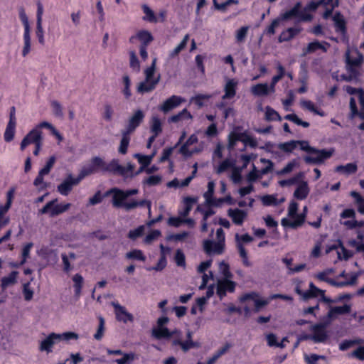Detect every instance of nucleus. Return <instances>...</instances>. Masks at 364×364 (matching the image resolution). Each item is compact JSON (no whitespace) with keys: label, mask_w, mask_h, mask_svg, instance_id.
<instances>
[{"label":"nucleus","mask_w":364,"mask_h":364,"mask_svg":"<svg viewBox=\"0 0 364 364\" xmlns=\"http://www.w3.org/2000/svg\"><path fill=\"white\" fill-rule=\"evenodd\" d=\"M156 58H154L151 65L144 70L145 78L136 86V92L141 95L152 92L159 84L161 75L154 76L156 67Z\"/></svg>","instance_id":"obj_1"},{"label":"nucleus","mask_w":364,"mask_h":364,"mask_svg":"<svg viewBox=\"0 0 364 364\" xmlns=\"http://www.w3.org/2000/svg\"><path fill=\"white\" fill-rule=\"evenodd\" d=\"M18 15L24 27L21 55L25 58L31 50V26L23 7H20L18 9Z\"/></svg>","instance_id":"obj_2"},{"label":"nucleus","mask_w":364,"mask_h":364,"mask_svg":"<svg viewBox=\"0 0 364 364\" xmlns=\"http://www.w3.org/2000/svg\"><path fill=\"white\" fill-rule=\"evenodd\" d=\"M330 324V321L325 318L321 322L311 324L309 331L312 336V341L316 343H325L329 337L326 328Z\"/></svg>","instance_id":"obj_3"},{"label":"nucleus","mask_w":364,"mask_h":364,"mask_svg":"<svg viewBox=\"0 0 364 364\" xmlns=\"http://www.w3.org/2000/svg\"><path fill=\"white\" fill-rule=\"evenodd\" d=\"M302 4L301 1L296 2L294 6L289 10L280 14L279 16L281 21H289L294 18H297L298 21H311L313 18V16L308 13H303L301 11Z\"/></svg>","instance_id":"obj_4"},{"label":"nucleus","mask_w":364,"mask_h":364,"mask_svg":"<svg viewBox=\"0 0 364 364\" xmlns=\"http://www.w3.org/2000/svg\"><path fill=\"white\" fill-rule=\"evenodd\" d=\"M58 198L48 202L46 205L39 210L40 214H48L50 217H55L66 212L71 206L70 203H58Z\"/></svg>","instance_id":"obj_5"},{"label":"nucleus","mask_w":364,"mask_h":364,"mask_svg":"<svg viewBox=\"0 0 364 364\" xmlns=\"http://www.w3.org/2000/svg\"><path fill=\"white\" fill-rule=\"evenodd\" d=\"M105 161L98 156L92 158L88 164L80 171L79 176L82 179L85 177L93 174L99 171H104Z\"/></svg>","instance_id":"obj_6"},{"label":"nucleus","mask_w":364,"mask_h":364,"mask_svg":"<svg viewBox=\"0 0 364 364\" xmlns=\"http://www.w3.org/2000/svg\"><path fill=\"white\" fill-rule=\"evenodd\" d=\"M134 169V165L127 163L126 166H123L119 164L118 160L113 159L109 164L105 162L104 171H108L112 173H118L121 176H127L129 172H132Z\"/></svg>","instance_id":"obj_7"},{"label":"nucleus","mask_w":364,"mask_h":364,"mask_svg":"<svg viewBox=\"0 0 364 364\" xmlns=\"http://www.w3.org/2000/svg\"><path fill=\"white\" fill-rule=\"evenodd\" d=\"M310 153L314 155L305 156L304 158V161L306 164H322L325 159L330 158L333 154V150H320L314 148Z\"/></svg>","instance_id":"obj_8"},{"label":"nucleus","mask_w":364,"mask_h":364,"mask_svg":"<svg viewBox=\"0 0 364 364\" xmlns=\"http://www.w3.org/2000/svg\"><path fill=\"white\" fill-rule=\"evenodd\" d=\"M145 117V113L143 110L139 109L134 110L129 116L127 120V124L124 131L132 134L136 129L142 123Z\"/></svg>","instance_id":"obj_9"},{"label":"nucleus","mask_w":364,"mask_h":364,"mask_svg":"<svg viewBox=\"0 0 364 364\" xmlns=\"http://www.w3.org/2000/svg\"><path fill=\"white\" fill-rule=\"evenodd\" d=\"M82 180L80 176L74 178L72 174L67 175L61 183L57 186L58 191L63 196H68L73 190V186H77Z\"/></svg>","instance_id":"obj_10"},{"label":"nucleus","mask_w":364,"mask_h":364,"mask_svg":"<svg viewBox=\"0 0 364 364\" xmlns=\"http://www.w3.org/2000/svg\"><path fill=\"white\" fill-rule=\"evenodd\" d=\"M109 194H112V203L114 207L122 208L127 211L126 205L129 204L130 201H125L127 196L124 193V191L113 188L107 193V195Z\"/></svg>","instance_id":"obj_11"},{"label":"nucleus","mask_w":364,"mask_h":364,"mask_svg":"<svg viewBox=\"0 0 364 364\" xmlns=\"http://www.w3.org/2000/svg\"><path fill=\"white\" fill-rule=\"evenodd\" d=\"M236 282L227 279H220L217 282L216 293L222 299L226 296L227 292L233 293L235 290Z\"/></svg>","instance_id":"obj_12"},{"label":"nucleus","mask_w":364,"mask_h":364,"mask_svg":"<svg viewBox=\"0 0 364 364\" xmlns=\"http://www.w3.org/2000/svg\"><path fill=\"white\" fill-rule=\"evenodd\" d=\"M42 134V131L39 130L38 128L31 129L22 139L20 144L21 150L23 151L26 146L31 144H36L38 141H43Z\"/></svg>","instance_id":"obj_13"},{"label":"nucleus","mask_w":364,"mask_h":364,"mask_svg":"<svg viewBox=\"0 0 364 364\" xmlns=\"http://www.w3.org/2000/svg\"><path fill=\"white\" fill-rule=\"evenodd\" d=\"M364 63L363 55L357 49L350 50L348 49L345 53V63L346 65H352L354 66L361 67Z\"/></svg>","instance_id":"obj_14"},{"label":"nucleus","mask_w":364,"mask_h":364,"mask_svg":"<svg viewBox=\"0 0 364 364\" xmlns=\"http://www.w3.org/2000/svg\"><path fill=\"white\" fill-rule=\"evenodd\" d=\"M203 250L208 255H221L225 250V244L218 241L214 242L210 240L203 241Z\"/></svg>","instance_id":"obj_15"},{"label":"nucleus","mask_w":364,"mask_h":364,"mask_svg":"<svg viewBox=\"0 0 364 364\" xmlns=\"http://www.w3.org/2000/svg\"><path fill=\"white\" fill-rule=\"evenodd\" d=\"M111 304L114 309V314L117 321L124 323L127 321L132 322L134 321L133 315L129 313L124 306L114 301L112 302Z\"/></svg>","instance_id":"obj_16"},{"label":"nucleus","mask_w":364,"mask_h":364,"mask_svg":"<svg viewBox=\"0 0 364 364\" xmlns=\"http://www.w3.org/2000/svg\"><path fill=\"white\" fill-rule=\"evenodd\" d=\"M185 100L180 96L172 95L167 100H166L163 104H161L159 107V109L164 112L167 113L172 109L178 107L181 103L184 102Z\"/></svg>","instance_id":"obj_17"},{"label":"nucleus","mask_w":364,"mask_h":364,"mask_svg":"<svg viewBox=\"0 0 364 364\" xmlns=\"http://www.w3.org/2000/svg\"><path fill=\"white\" fill-rule=\"evenodd\" d=\"M136 40L141 42L140 46H147L151 42L153 41L154 37L151 32L147 30H140L136 33L135 35L131 36L129 41L131 43H134Z\"/></svg>","instance_id":"obj_18"},{"label":"nucleus","mask_w":364,"mask_h":364,"mask_svg":"<svg viewBox=\"0 0 364 364\" xmlns=\"http://www.w3.org/2000/svg\"><path fill=\"white\" fill-rule=\"evenodd\" d=\"M351 308L349 304H344L342 306H330L329 311L324 318L331 323L338 315L348 314Z\"/></svg>","instance_id":"obj_19"},{"label":"nucleus","mask_w":364,"mask_h":364,"mask_svg":"<svg viewBox=\"0 0 364 364\" xmlns=\"http://www.w3.org/2000/svg\"><path fill=\"white\" fill-rule=\"evenodd\" d=\"M307 213V207H304L303 213L296 215V219L294 221H291L287 218H283L281 221V224L284 228L289 227L293 229L302 225L304 223Z\"/></svg>","instance_id":"obj_20"},{"label":"nucleus","mask_w":364,"mask_h":364,"mask_svg":"<svg viewBox=\"0 0 364 364\" xmlns=\"http://www.w3.org/2000/svg\"><path fill=\"white\" fill-rule=\"evenodd\" d=\"M59 341L58 333H52L48 335L43 341H41L39 347L41 351L51 352L52 347L55 343Z\"/></svg>","instance_id":"obj_21"},{"label":"nucleus","mask_w":364,"mask_h":364,"mask_svg":"<svg viewBox=\"0 0 364 364\" xmlns=\"http://www.w3.org/2000/svg\"><path fill=\"white\" fill-rule=\"evenodd\" d=\"M228 215L232 218L235 224L241 225L247 218V213L238 208L229 209L228 210Z\"/></svg>","instance_id":"obj_22"},{"label":"nucleus","mask_w":364,"mask_h":364,"mask_svg":"<svg viewBox=\"0 0 364 364\" xmlns=\"http://www.w3.org/2000/svg\"><path fill=\"white\" fill-rule=\"evenodd\" d=\"M297 184L298 186L294 193V197L298 200H304L309 193L308 183L301 179Z\"/></svg>","instance_id":"obj_23"},{"label":"nucleus","mask_w":364,"mask_h":364,"mask_svg":"<svg viewBox=\"0 0 364 364\" xmlns=\"http://www.w3.org/2000/svg\"><path fill=\"white\" fill-rule=\"evenodd\" d=\"M301 29L297 27H291L283 31L278 38L279 43L291 41L301 32Z\"/></svg>","instance_id":"obj_24"},{"label":"nucleus","mask_w":364,"mask_h":364,"mask_svg":"<svg viewBox=\"0 0 364 364\" xmlns=\"http://www.w3.org/2000/svg\"><path fill=\"white\" fill-rule=\"evenodd\" d=\"M236 87L237 82L234 80H228L224 87L225 94L223 99L232 98L236 94Z\"/></svg>","instance_id":"obj_25"},{"label":"nucleus","mask_w":364,"mask_h":364,"mask_svg":"<svg viewBox=\"0 0 364 364\" xmlns=\"http://www.w3.org/2000/svg\"><path fill=\"white\" fill-rule=\"evenodd\" d=\"M252 93L255 96H266L270 92V87L267 83H259L252 87Z\"/></svg>","instance_id":"obj_26"},{"label":"nucleus","mask_w":364,"mask_h":364,"mask_svg":"<svg viewBox=\"0 0 364 364\" xmlns=\"http://www.w3.org/2000/svg\"><path fill=\"white\" fill-rule=\"evenodd\" d=\"M215 190V183L213 181H210L208 183V190L204 193L203 197L205 199L206 204L208 205H215L217 206L218 203H216L215 200L213 198V196Z\"/></svg>","instance_id":"obj_27"},{"label":"nucleus","mask_w":364,"mask_h":364,"mask_svg":"<svg viewBox=\"0 0 364 364\" xmlns=\"http://www.w3.org/2000/svg\"><path fill=\"white\" fill-rule=\"evenodd\" d=\"M231 346H232L230 343H226L222 348L218 349L211 358H210L208 360L206 364H214L220 356H222L223 355L228 352V350L231 348ZM197 364L204 363L198 362Z\"/></svg>","instance_id":"obj_28"},{"label":"nucleus","mask_w":364,"mask_h":364,"mask_svg":"<svg viewBox=\"0 0 364 364\" xmlns=\"http://www.w3.org/2000/svg\"><path fill=\"white\" fill-rule=\"evenodd\" d=\"M150 130L153 135L158 136L162 132V123L156 115H153L150 122Z\"/></svg>","instance_id":"obj_29"},{"label":"nucleus","mask_w":364,"mask_h":364,"mask_svg":"<svg viewBox=\"0 0 364 364\" xmlns=\"http://www.w3.org/2000/svg\"><path fill=\"white\" fill-rule=\"evenodd\" d=\"M130 134L131 133H128L126 131H122V139L120 140L119 146L118 149L119 153L122 154H126L127 152V149L130 141Z\"/></svg>","instance_id":"obj_30"},{"label":"nucleus","mask_w":364,"mask_h":364,"mask_svg":"<svg viewBox=\"0 0 364 364\" xmlns=\"http://www.w3.org/2000/svg\"><path fill=\"white\" fill-rule=\"evenodd\" d=\"M324 291L317 288L312 282L309 284V289L304 294V301H307L311 298L317 297L323 295Z\"/></svg>","instance_id":"obj_31"},{"label":"nucleus","mask_w":364,"mask_h":364,"mask_svg":"<svg viewBox=\"0 0 364 364\" xmlns=\"http://www.w3.org/2000/svg\"><path fill=\"white\" fill-rule=\"evenodd\" d=\"M333 20L335 23L337 31H340L342 33H346V22L343 19V16L339 13H336L333 17Z\"/></svg>","instance_id":"obj_32"},{"label":"nucleus","mask_w":364,"mask_h":364,"mask_svg":"<svg viewBox=\"0 0 364 364\" xmlns=\"http://www.w3.org/2000/svg\"><path fill=\"white\" fill-rule=\"evenodd\" d=\"M304 178V173L303 172H299L291 178H289L287 180L279 181V184L282 187L290 186L294 184L298 183Z\"/></svg>","instance_id":"obj_33"},{"label":"nucleus","mask_w":364,"mask_h":364,"mask_svg":"<svg viewBox=\"0 0 364 364\" xmlns=\"http://www.w3.org/2000/svg\"><path fill=\"white\" fill-rule=\"evenodd\" d=\"M186 119H191L192 115L186 109H183L182 111L178 112L177 114L173 115L171 117H169L168 122L176 123L179 121Z\"/></svg>","instance_id":"obj_34"},{"label":"nucleus","mask_w":364,"mask_h":364,"mask_svg":"<svg viewBox=\"0 0 364 364\" xmlns=\"http://www.w3.org/2000/svg\"><path fill=\"white\" fill-rule=\"evenodd\" d=\"M17 275L18 272L14 271L9 276L3 277L1 279V287L4 289L9 286L16 284L17 282Z\"/></svg>","instance_id":"obj_35"},{"label":"nucleus","mask_w":364,"mask_h":364,"mask_svg":"<svg viewBox=\"0 0 364 364\" xmlns=\"http://www.w3.org/2000/svg\"><path fill=\"white\" fill-rule=\"evenodd\" d=\"M277 70H278V75H277L272 77L271 84L269 85L271 92H274L276 84L283 77V76L284 75V73H285L284 67L280 64H279L277 66Z\"/></svg>","instance_id":"obj_36"},{"label":"nucleus","mask_w":364,"mask_h":364,"mask_svg":"<svg viewBox=\"0 0 364 364\" xmlns=\"http://www.w3.org/2000/svg\"><path fill=\"white\" fill-rule=\"evenodd\" d=\"M188 39H189V35L186 34L183 37L181 42L172 51L170 52L169 57L171 58H173L176 57L180 53V52L181 50H183L186 47Z\"/></svg>","instance_id":"obj_37"},{"label":"nucleus","mask_w":364,"mask_h":364,"mask_svg":"<svg viewBox=\"0 0 364 364\" xmlns=\"http://www.w3.org/2000/svg\"><path fill=\"white\" fill-rule=\"evenodd\" d=\"M129 53L130 68L134 72L139 73L140 71V63L138 60L136 52L134 50H130Z\"/></svg>","instance_id":"obj_38"},{"label":"nucleus","mask_w":364,"mask_h":364,"mask_svg":"<svg viewBox=\"0 0 364 364\" xmlns=\"http://www.w3.org/2000/svg\"><path fill=\"white\" fill-rule=\"evenodd\" d=\"M11 205L6 203L4 205H0V227L4 226L9 223V218H4V215L11 208Z\"/></svg>","instance_id":"obj_39"},{"label":"nucleus","mask_w":364,"mask_h":364,"mask_svg":"<svg viewBox=\"0 0 364 364\" xmlns=\"http://www.w3.org/2000/svg\"><path fill=\"white\" fill-rule=\"evenodd\" d=\"M152 336L157 339H161L162 338H169L172 336V333L169 332L168 328L159 327L157 329L152 330Z\"/></svg>","instance_id":"obj_40"},{"label":"nucleus","mask_w":364,"mask_h":364,"mask_svg":"<svg viewBox=\"0 0 364 364\" xmlns=\"http://www.w3.org/2000/svg\"><path fill=\"white\" fill-rule=\"evenodd\" d=\"M125 257L129 259H136L143 262L146 260V257L144 255L142 251L136 249L126 253Z\"/></svg>","instance_id":"obj_41"},{"label":"nucleus","mask_w":364,"mask_h":364,"mask_svg":"<svg viewBox=\"0 0 364 364\" xmlns=\"http://www.w3.org/2000/svg\"><path fill=\"white\" fill-rule=\"evenodd\" d=\"M284 119L287 120H289L296 125L302 126L304 128H307L309 127V123L305 121L301 120L296 114H287L284 117Z\"/></svg>","instance_id":"obj_42"},{"label":"nucleus","mask_w":364,"mask_h":364,"mask_svg":"<svg viewBox=\"0 0 364 364\" xmlns=\"http://www.w3.org/2000/svg\"><path fill=\"white\" fill-rule=\"evenodd\" d=\"M357 171V166L355 164L349 163L345 166H338L336 168V171L337 172H343L345 173H353Z\"/></svg>","instance_id":"obj_43"},{"label":"nucleus","mask_w":364,"mask_h":364,"mask_svg":"<svg viewBox=\"0 0 364 364\" xmlns=\"http://www.w3.org/2000/svg\"><path fill=\"white\" fill-rule=\"evenodd\" d=\"M363 343V341L360 338H355L352 340H345L339 345V349L341 350H346L355 345H358Z\"/></svg>","instance_id":"obj_44"},{"label":"nucleus","mask_w":364,"mask_h":364,"mask_svg":"<svg viewBox=\"0 0 364 364\" xmlns=\"http://www.w3.org/2000/svg\"><path fill=\"white\" fill-rule=\"evenodd\" d=\"M142 9L144 13L146 14V16L143 18L144 20L154 23H156L158 21L154 11L147 5H142Z\"/></svg>","instance_id":"obj_45"},{"label":"nucleus","mask_w":364,"mask_h":364,"mask_svg":"<svg viewBox=\"0 0 364 364\" xmlns=\"http://www.w3.org/2000/svg\"><path fill=\"white\" fill-rule=\"evenodd\" d=\"M16 124H7L5 132H4V140L6 142H9L14 139V134H15V129H16Z\"/></svg>","instance_id":"obj_46"},{"label":"nucleus","mask_w":364,"mask_h":364,"mask_svg":"<svg viewBox=\"0 0 364 364\" xmlns=\"http://www.w3.org/2000/svg\"><path fill=\"white\" fill-rule=\"evenodd\" d=\"M146 205L147 208H150L151 205V203L149 200H143L139 202L136 200H131L129 204L126 205L127 211H130L132 210L135 209L138 206H144Z\"/></svg>","instance_id":"obj_47"},{"label":"nucleus","mask_w":364,"mask_h":364,"mask_svg":"<svg viewBox=\"0 0 364 364\" xmlns=\"http://www.w3.org/2000/svg\"><path fill=\"white\" fill-rule=\"evenodd\" d=\"M331 1L332 0H319L317 2L311 1L303 9V13H307L308 11H315L320 5H326Z\"/></svg>","instance_id":"obj_48"},{"label":"nucleus","mask_w":364,"mask_h":364,"mask_svg":"<svg viewBox=\"0 0 364 364\" xmlns=\"http://www.w3.org/2000/svg\"><path fill=\"white\" fill-rule=\"evenodd\" d=\"M265 119L267 121L282 120V117H280L279 113L272 108H271L270 107H266Z\"/></svg>","instance_id":"obj_49"},{"label":"nucleus","mask_w":364,"mask_h":364,"mask_svg":"<svg viewBox=\"0 0 364 364\" xmlns=\"http://www.w3.org/2000/svg\"><path fill=\"white\" fill-rule=\"evenodd\" d=\"M219 271L223 277V279H230L232 277V274L230 271V267L228 264L223 261L219 264Z\"/></svg>","instance_id":"obj_50"},{"label":"nucleus","mask_w":364,"mask_h":364,"mask_svg":"<svg viewBox=\"0 0 364 364\" xmlns=\"http://www.w3.org/2000/svg\"><path fill=\"white\" fill-rule=\"evenodd\" d=\"M235 165L234 162L231 161L230 159H226L220 163V164L218 166V167L216 169V173L218 174H220L228 169L233 167Z\"/></svg>","instance_id":"obj_51"},{"label":"nucleus","mask_w":364,"mask_h":364,"mask_svg":"<svg viewBox=\"0 0 364 364\" xmlns=\"http://www.w3.org/2000/svg\"><path fill=\"white\" fill-rule=\"evenodd\" d=\"M266 338H267L268 346H269L271 347L274 346V347L283 348L285 346L284 344H283L282 343L277 342V336L274 333L267 334Z\"/></svg>","instance_id":"obj_52"},{"label":"nucleus","mask_w":364,"mask_h":364,"mask_svg":"<svg viewBox=\"0 0 364 364\" xmlns=\"http://www.w3.org/2000/svg\"><path fill=\"white\" fill-rule=\"evenodd\" d=\"M262 203L264 205H277L278 200L274 195H265L261 198Z\"/></svg>","instance_id":"obj_53"},{"label":"nucleus","mask_w":364,"mask_h":364,"mask_svg":"<svg viewBox=\"0 0 364 364\" xmlns=\"http://www.w3.org/2000/svg\"><path fill=\"white\" fill-rule=\"evenodd\" d=\"M297 146L296 141H290L285 143H281L278 145L279 149L285 152H291Z\"/></svg>","instance_id":"obj_54"},{"label":"nucleus","mask_w":364,"mask_h":364,"mask_svg":"<svg viewBox=\"0 0 364 364\" xmlns=\"http://www.w3.org/2000/svg\"><path fill=\"white\" fill-rule=\"evenodd\" d=\"M123 84H124V87L122 90V92H123L125 98L129 99L130 97V96L132 95L131 90H130L131 81H130L129 77L127 75L123 76Z\"/></svg>","instance_id":"obj_55"},{"label":"nucleus","mask_w":364,"mask_h":364,"mask_svg":"<svg viewBox=\"0 0 364 364\" xmlns=\"http://www.w3.org/2000/svg\"><path fill=\"white\" fill-rule=\"evenodd\" d=\"M241 141L244 143L245 145H248L252 148H255L257 146V141L256 139L252 138V136L247 135L245 133H241Z\"/></svg>","instance_id":"obj_56"},{"label":"nucleus","mask_w":364,"mask_h":364,"mask_svg":"<svg viewBox=\"0 0 364 364\" xmlns=\"http://www.w3.org/2000/svg\"><path fill=\"white\" fill-rule=\"evenodd\" d=\"M317 49H324L323 46L319 42H312L308 44L307 47L303 51V55L313 53Z\"/></svg>","instance_id":"obj_57"},{"label":"nucleus","mask_w":364,"mask_h":364,"mask_svg":"<svg viewBox=\"0 0 364 364\" xmlns=\"http://www.w3.org/2000/svg\"><path fill=\"white\" fill-rule=\"evenodd\" d=\"M301 105L303 108L306 109L314 114H318L320 116H323V113L319 112L314 106V105L309 100H302L301 101Z\"/></svg>","instance_id":"obj_58"},{"label":"nucleus","mask_w":364,"mask_h":364,"mask_svg":"<svg viewBox=\"0 0 364 364\" xmlns=\"http://www.w3.org/2000/svg\"><path fill=\"white\" fill-rule=\"evenodd\" d=\"M103 118L107 122L112 120L114 110L111 105L105 104L103 107Z\"/></svg>","instance_id":"obj_59"},{"label":"nucleus","mask_w":364,"mask_h":364,"mask_svg":"<svg viewBox=\"0 0 364 364\" xmlns=\"http://www.w3.org/2000/svg\"><path fill=\"white\" fill-rule=\"evenodd\" d=\"M145 230L144 225H140L134 230H132L128 233V237L131 240H136L137 237L141 236Z\"/></svg>","instance_id":"obj_60"},{"label":"nucleus","mask_w":364,"mask_h":364,"mask_svg":"<svg viewBox=\"0 0 364 364\" xmlns=\"http://www.w3.org/2000/svg\"><path fill=\"white\" fill-rule=\"evenodd\" d=\"M30 282L25 283L23 285V294L24 296V299L26 301H31L33 299L34 291L30 287Z\"/></svg>","instance_id":"obj_61"},{"label":"nucleus","mask_w":364,"mask_h":364,"mask_svg":"<svg viewBox=\"0 0 364 364\" xmlns=\"http://www.w3.org/2000/svg\"><path fill=\"white\" fill-rule=\"evenodd\" d=\"M99 326L96 333L94 335V338L100 341L102 339L105 331V319L102 316H99Z\"/></svg>","instance_id":"obj_62"},{"label":"nucleus","mask_w":364,"mask_h":364,"mask_svg":"<svg viewBox=\"0 0 364 364\" xmlns=\"http://www.w3.org/2000/svg\"><path fill=\"white\" fill-rule=\"evenodd\" d=\"M161 233L158 230H152L149 235L146 236L144 240V243L150 245L153 241L156 240L161 236Z\"/></svg>","instance_id":"obj_63"},{"label":"nucleus","mask_w":364,"mask_h":364,"mask_svg":"<svg viewBox=\"0 0 364 364\" xmlns=\"http://www.w3.org/2000/svg\"><path fill=\"white\" fill-rule=\"evenodd\" d=\"M237 141H241L240 134L230 133L228 136V148L229 149H233Z\"/></svg>","instance_id":"obj_64"}]
</instances>
